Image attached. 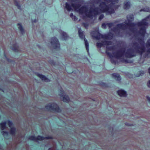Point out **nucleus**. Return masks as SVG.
Here are the masks:
<instances>
[{"instance_id": "f257e3e1", "label": "nucleus", "mask_w": 150, "mask_h": 150, "mask_svg": "<svg viewBox=\"0 0 150 150\" xmlns=\"http://www.w3.org/2000/svg\"><path fill=\"white\" fill-rule=\"evenodd\" d=\"M132 47L134 50L132 48H129L125 52V49L117 50L115 55V58L117 59H120V57L125 56L127 58H131L135 57L137 53H139L142 55L146 52V48L144 46H142L140 47L137 42L133 43Z\"/></svg>"}, {"instance_id": "f03ea898", "label": "nucleus", "mask_w": 150, "mask_h": 150, "mask_svg": "<svg viewBox=\"0 0 150 150\" xmlns=\"http://www.w3.org/2000/svg\"><path fill=\"white\" fill-rule=\"evenodd\" d=\"M147 19H142V20L140 22H139L136 23L130 22L129 21L127 23L125 22L118 24L117 25V27L119 29L124 30L127 28V26L131 27L130 30L132 31H133L134 28L133 27L137 25L138 27L146 25L147 24V22L144 21V20H147Z\"/></svg>"}, {"instance_id": "7ed1b4c3", "label": "nucleus", "mask_w": 150, "mask_h": 150, "mask_svg": "<svg viewBox=\"0 0 150 150\" xmlns=\"http://www.w3.org/2000/svg\"><path fill=\"white\" fill-rule=\"evenodd\" d=\"M86 8L83 10V14L88 18L92 19L93 17H96L97 15L100 14V12L97 7H91L89 9H88L86 6Z\"/></svg>"}, {"instance_id": "20e7f679", "label": "nucleus", "mask_w": 150, "mask_h": 150, "mask_svg": "<svg viewBox=\"0 0 150 150\" xmlns=\"http://www.w3.org/2000/svg\"><path fill=\"white\" fill-rule=\"evenodd\" d=\"M101 11L103 13H106L107 14L110 15L115 13V11L111 6L110 4L107 5L105 2H101L99 5Z\"/></svg>"}, {"instance_id": "39448f33", "label": "nucleus", "mask_w": 150, "mask_h": 150, "mask_svg": "<svg viewBox=\"0 0 150 150\" xmlns=\"http://www.w3.org/2000/svg\"><path fill=\"white\" fill-rule=\"evenodd\" d=\"M147 25L148 23L147 22L146 25L141 26V28H140V30L138 32L140 36L143 37V38H137V40L139 41V42L141 45V46H139L140 47H141L142 46H144H144V37L146 33V28L145 26H147Z\"/></svg>"}, {"instance_id": "423d86ee", "label": "nucleus", "mask_w": 150, "mask_h": 150, "mask_svg": "<svg viewBox=\"0 0 150 150\" xmlns=\"http://www.w3.org/2000/svg\"><path fill=\"white\" fill-rule=\"evenodd\" d=\"M81 6V4L79 2H76L71 4V6L76 11L79 12L81 14H83L84 8H86V6Z\"/></svg>"}, {"instance_id": "0eeeda50", "label": "nucleus", "mask_w": 150, "mask_h": 150, "mask_svg": "<svg viewBox=\"0 0 150 150\" xmlns=\"http://www.w3.org/2000/svg\"><path fill=\"white\" fill-rule=\"evenodd\" d=\"M45 108L49 111L52 110L58 112H61V110L58 105L54 103L48 104L45 106Z\"/></svg>"}, {"instance_id": "6e6552de", "label": "nucleus", "mask_w": 150, "mask_h": 150, "mask_svg": "<svg viewBox=\"0 0 150 150\" xmlns=\"http://www.w3.org/2000/svg\"><path fill=\"white\" fill-rule=\"evenodd\" d=\"M79 35V37L81 39L84 38L86 50L88 53L89 52V44L87 40L85 38V35L83 34V31H82L80 28H78Z\"/></svg>"}, {"instance_id": "1a4fd4ad", "label": "nucleus", "mask_w": 150, "mask_h": 150, "mask_svg": "<svg viewBox=\"0 0 150 150\" xmlns=\"http://www.w3.org/2000/svg\"><path fill=\"white\" fill-rule=\"evenodd\" d=\"M51 44L54 49H59L60 45L58 40L56 37H52L51 39Z\"/></svg>"}, {"instance_id": "9d476101", "label": "nucleus", "mask_w": 150, "mask_h": 150, "mask_svg": "<svg viewBox=\"0 0 150 150\" xmlns=\"http://www.w3.org/2000/svg\"><path fill=\"white\" fill-rule=\"evenodd\" d=\"M106 50L105 52V53L107 55L110 57L111 58L112 57H115V53L117 52H114L113 53V55H112V54L110 52H108V51H112L114 50L115 49V46H107L106 47Z\"/></svg>"}, {"instance_id": "9b49d317", "label": "nucleus", "mask_w": 150, "mask_h": 150, "mask_svg": "<svg viewBox=\"0 0 150 150\" xmlns=\"http://www.w3.org/2000/svg\"><path fill=\"white\" fill-rule=\"evenodd\" d=\"M90 34L94 39L99 40L101 38L102 34L99 32L98 30L92 31L90 33Z\"/></svg>"}, {"instance_id": "f8f14e48", "label": "nucleus", "mask_w": 150, "mask_h": 150, "mask_svg": "<svg viewBox=\"0 0 150 150\" xmlns=\"http://www.w3.org/2000/svg\"><path fill=\"white\" fill-rule=\"evenodd\" d=\"M60 91L61 93H59V95L63 97V101L64 102H68L69 100V98L68 96L65 94L62 89L60 90Z\"/></svg>"}, {"instance_id": "ddd939ff", "label": "nucleus", "mask_w": 150, "mask_h": 150, "mask_svg": "<svg viewBox=\"0 0 150 150\" xmlns=\"http://www.w3.org/2000/svg\"><path fill=\"white\" fill-rule=\"evenodd\" d=\"M113 36V34L111 33H109L107 34L104 35L102 34L101 38L105 40H111Z\"/></svg>"}, {"instance_id": "4468645a", "label": "nucleus", "mask_w": 150, "mask_h": 150, "mask_svg": "<svg viewBox=\"0 0 150 150\" xmlns=\"http://www.w3.org/2000/svg\"><path fill=\"white\" fill-rule=\"evenodd\" d=\"M85 22L82 23V25L86 29H87L91 22H93L96 19H85Z\"/></svg>"}, {"instance_id": "2eb2a0df", "label": "nucleus", "mask_w": 150, "mask_h": 150, "mask_svg": "<svg viewBox=\"0 0 150 150\" xmlns=\"http://www.w3.org/2000/svg\"><path fill=\"white\" fill-rule=\"evenodd\" d=\"M37 76L40 78L42 81L46 82H48L50 81V80L49 79L46 78L44 75L39 74H37Z\"/></svg>"}, {"instance_id": "dca6fc26", "label": "nucleus", "mask_w": 150, "mask_h": 150, "mask_svg": "<svg viewBox=\"0 0 150 150\" xmlns=\"http://www.w3.org/2000/svg\"><path fill=\"white\" fill-rule=\"evenodd\" d=\"M112 77L117 81H120L121 78L120 75L117 73H115L112 74Z\"/></svg>"}, {"instance_id": "f3484780", "label": "nucleus", "mask_w": 150, "mask_h": 150, "mask_svg": "<svg viewBox=\"0 0 150 150\" xmlns=\"http://www.w3.org/2000/svg\"><path fill=\"white\" fill-rule=\"evenodd\" d=\"M117 93L118 95L121 97H126L127 95L126 92L123 90H119L118 91Z\"/></svg>"}, {"instance_id": "a211bd4d", "label": "nucleus", "mask_w": 150, "mask_h": 150, "mask_svg": "<svg viewBox=\"0 0 150 150\" xmlns=\"http://www.w3.org/2000/svg\"><path fill=\"white\" fill-rule=\"evenodd\" d=\"M11 49L15 52H18L19 51V47L16 43H14L11 47Z\"/></svg>"}, {"instance_id": "6ab92c4d", "label": "nucleus", "mask_w": 150, "mask_h": 150, "mask_svg": "<svg viewBox=\"0 0 150 150\" xmlns=\"http://www.w3.org/2000/svg\"><path fill=\"white\" fill-rule=\"evenodd\" d=\"M60 31L61 36L62 39L64 40H67L68 38V37L67 34L65 32H62L61 30H60Z\"/></svg>"}, {"instance_id": "aec40b11", "label": "nucleus", "mask_w": 150, "mask_h": 150, "mask_svg": "<svg viewBox=\"0 0 150 150\" xmlns=\"http://www.w3.org/2000/svg\"><path fill=\"white\" fill-rule=\"evenodd\" d=\"M18 28L19 29L21 33L23 35L24 33L25 32L24 29L21 23H18L17 24Z\"/></svg>"}, {"instance_id": "412c9836", "label": "nucleus", "mask_w": 150, "mask_h": 150, "mask_svg": "<svg viewBox=\"0 0 150 150\" xmlns=\"http://www.w3.org/2000/svg\"><path fill=\"white\" fill-rule=\"evenodd\" d=\"M72 7L71 5H70L68 3H66L65 8L67 9L68 11H70L72 10Z\"/></svg>"}, {"instance_id": "4be33fe9", "label": "nucleus", "mask_w": 150, "mask_h": 150, "mask_svg": "<svg viewBox=\"0 0 150 150\" xmlns=\"http://www.w3.org/2000/svg\"><path fill=\"white\" fill-rule=\"evenodd\" d=\"M6 122H4L0 123V127L1 130H4L6 128Z\"/></svg>"}, {"instance_id": "5701e85b", "label": "nucleus", "mask_w": 150, "mask_h": 150, "mask_svg": "<svg viewBox=\"0 0 150 150\" xmlns=\"http://www.w3.org/2000/svg\"><path fill=\"white\" fill-rule=\"evenodd\" d=\"M118 28L116 27H113L111 29V30L114 32L115 34L117 35H119L120 33V30H119Z\"/></svg>"}, {"instance_id": "b1692460", "label": "nucleus", "mask_w": 150, "mask_h": 150, "mask_svg": "<svg viewBox=\"0 0 150 150\" xmlns=\"http://www.w3.org/2000/svg\"><path fill=\"white\" fill-rule=\"evenodd\" d=\"M130 7V3L129 1L124 3V8L125 9H128Z\"/></svg>"}, {"instance_id": "393cba45", "label": "nucleus", "mask_w": 150, "mask_h": 150, "mask_svg": "<svg viewBox=\"0 0 150 150\" xmlns=\"http://www.w3.org/2000/svg\"><path fill=\"white\" fill-rule=\"evenodd\" d=\"M16 131V128L14 127H11L10 130V134L12 136H14Z\"/></svg>"}, {"instance_id": "a878e982", "label": "nucleus", "mask_w": 150, "mask_h": 150, "mask_svg": "<svg viewBox=\"0 0 150 150\" xmlns=\"http://www.w3.org/2000/svg\"><path fill=\"white\" fill-rule=\"evenodd\" d=\"M104 45L103 41L101 42H97L96 44V47L98 48H100Z\"/></svg>"}, {"instance_id": "bb28decb", "label": "nucleus", "mask_w": 150, "mask_h": 150, "mask_svg": "<svg viewBox=\"0 0 150 150\" xmlns=\"http://www.w3.org/2000/svg\"><path fill=\"white\" fill-rule=\"evenodd\" d=\"M103 43L104 45H111L112 44V42L111 41L105 40L103 41Z\"/></svg>"}, {"instance_id": "cd10ccee", "label": "nucleus", "mask_w": 150, "mask_h": 150, "mask_svg": "<svg viewBox=\"0 0 150 150\" xmlns=\"http://www.w3.org/2000/svg\"><path fill=\"white\" fill-rule=\"evenodd\" d=\"M112 57H113L110 58V61L113 64H116L117 63H118V62L117 60H116V59L112 58Z\"/></svg>"}, {"instance_id": "c85d7f7f", "label": "nucleus", "mask_w": 150, "mask_h": 150, "mask_svg": "<svg viewBox=\"0 0 150 150\" xmlns=\"http://www.w3.org/2000/svg\"><path fill=\"white\" fill-rule=\"evenodd\" d=\"M146 47L149 48L150 47V39H148L145 44Z\"/></svg>"}, {"instance_id": "c756f323", "label": "nucleus", "mask_w": 150, "mask_h": 150, "mask_svg": "<svg viewBox=\"0 0 150 150\" xmlns=\"http://www.w3.org/2000/svg\"><path fill=\"white\" fill-rule=\"evenodd\" d=\"M119 59H120V61L121 62L123 63H129L130 62H129L128 60L123 58H121V57Z\"/></svg>"}, {"instance_id": "7c9ffc66", "label": "nucleus", "mask_w": 150, "mask_h": 150, "mask_svg": "<svg viewBox=\"0 0 150 150\" xmlns=\"http://www.w3.org/2000/svg\"><path fill=\"white\" fill-rule=\"evenodd\" d=\"M28 139L33 141H35L36 142V137L34 136H29L28 137Z\"/></svg>"}, {"instance_id": "2f4dec72", "label": "nucleus", "mask_w": 150, "mask_h": 150, "mask_svg": "<svg viewBox=\"0 0 150 150\" xmlns=\"http://www.w3.org/2000/svg\"><path fill=\"white\" fill-rule=\"evenodd\" d=\"M14 1L15 5L17 7L18 9L21 10V6L19 5L18 2L15 0H14Z\"/></svg>"}, {"instance_id": "473e14b6", "label": "nucleus", "mask_w": 150, "mask_h": 150, "mask_svg": "<svg viewBox=\"0 0 150 150\" xmlns=\"http://www.w3.org/2000/svg\"><path fill=\"white\" fill-rule=\"evenodd\" d=\"M44 139V137L41 136L40 135L36 137V142L37 140L42 141Z\"/></svg>"}, {"instance_id": "72a5a7b5", "label": "nucleus", "mask_w": 150, "mask_h": 150, "mask_svg": "<svg viewBox=\"0 0 150 150\" xmlns=\"http://www.w3.org/2000/svg\"><path fill=\"white\" fill-rule=\"evenodd\" d=\"M140 11L149 12V7H147L145 8H142L140 9Z\"/></svg>"}, {"instance_id": "f704fd0d", "label": "nucleus", "mask_w": 150, "mask_h": 150, "mask_svg": "<svg viewBox=\"0 0 150 150\" xmlns=\"http://www.w3.org/2000/svg\"><path fill=\"white\" fill-rule=\"evenodd\" d=\"M127 19H134V16L132 14H129L127 16Z\"/></svg>"}, {"instance_id": "c9c22d12", "label": "nucleus", "mask_w": 150, "mask_h": 150, "mask_svg": "<svg viewBox=\"0 0 150 150\" xmlns=\"http://www.w3.org/2000/svg\"><path fill=\"white\" fill-rule=\"evenodd\" d=\"M7 123L9 127L11 128L13 125V123L10 120H8Z\"/></svg>"}, {"instance_id": "e433bc0d", "label": "nucleus", "mask_w": 150, "mask_h": 150, "mask_svg": "<svg viewBox=\"0 0 150 150\" xmlns=\"http://www.w3.org/2000/svg\"><path fill=\"white\" fill-rule=\"evenodd\" d=\"M1 133L4 136H8V133L7 131H3L1 132Z\"/></svg>"}, {"instance_id": "4c0bfd02", "label": "nucleus", "mask_w": 150, "mask_h": 150, "mask_svg": "<svg viewBox=\"0 0 150 150\" xmlns=\"http://www.w3.org/2000/svg\"><path fill=\"white\" fill-rule=\"evenodd\" d=\"M118 1V0H110V2H111V4H113L117 3Z\"/></svg>"}, {"instance_id": "58836bf2", "label": "nucleus", "mask_w": 150, "mask_h": 150, "mask_svg": "<svg viewBox=\"0 0 150 150\" xmlns=\"http://www.w3.org/2000/svg\"><path fill=\"white\" fill-rule=\"evenodd\" d=\"M107 26H108L109 28L112 27L113 26V24L112 23H107Z\"/></svg>"}, {"instance_id": "ea45409f", "label": "nucleus", "mask_w": 150, "mask_h": 150, "mask_svg": "<svg viewBox=\"0 0 150 150\" xmlns=\"http://www.w3.org/2000/svg\"><path fill=\"white\" fill-rule=\"evenodd\" d=\"M100 84L102 87H105L107 86L106 83L102 82H101Z\"/></svg>"}, {"instance_id": "a19ab883", "label": "nucleus", "mask_w": 150, "mask_h": 150, "mask_svg": "<svg viewBox=\"0 0 150 150\" xmlns=\"http://www.w3.org/2000/svg\"><path fill=\"white\" fill-rule=\"evenodd\" d=\"M106 26H107V23H103L102 25V27L104 29H105Z\"/></svg>"}, {"instance_id": "79ce46f5", "label": "nucleus", "mask_w": 150, "mask_h": 150, "mask_svg": "<svg viewBox=\"0 0 150 150\" xmlns=\"http://www.w3.org/2000/svg\"><path fill=\"white\" fill-rule=\"evenodd\" d=\"M52 137H44V139H52Z\"/></svg>"}, {"instance_id": "37998d69", "label": "nucleus", "mask_w": 150, "mask_h": 150, "mask_svg": "<svg viewBox=\"0 0 150 150\" xmlns=\"http://www.w3.org/2000/svg\"><path fill=\"white\" fill-rule=\"evenodd\" d=\"M145 73V72L144 71H140L139 72V74H140V75H139L138 76H139L140 75V76H142V75H143Z\"/></svg>"}, {"instance_id": "c03bdc74", "label": "nucleus", "mask_w": 150, "mask_h": 150, "mask_svg": "<svg viewBox=\"0 0 150 150\" xmlns=\"http://www.w3.org/2000/svg\"><path fill=\"white\" fill-rule=\"evenodd\" d=\"M147 49L146 50V52L148 54H150V48H147Z\"/></svg>"}, {"instance_id": "a18cd8bd", "label": "nucleus", "mask_w": 150, "mask_h": 150, "mask_svg": "<svg viewBox=\"0 0 150 150\" xmlns=\"http://www.w3.org/2000/svg\"><path fill=\"white\" fill-rule=\"evenodd\" d=\"M104 17V15L102 14L100 15L98 19H102Z\"/></svg>"}, {"instance_id": "49530a36", "label": "nucleus", "mask_w": 150, "mask_h": 150, "mask_svg": "<svg viewBox=\"0 0 150 150\" xmlns=\"http://www.w3.org/2000/svg\"><path fill=\"white\" fill-rule=\"evenodd\" d=\"M104 1H106V2L108 4L110 2V0H104Z\"/></svg>"}, {"instance_id": "de8ad7c7", "label": "nucleus", "mask_w": 150, "mask_h": 150, "mask_svg": "<svg viewBox=\"0 0 150 150\" xmlns=\"http://www.w3.org/2000/svg\"><path fill=\"white\" fill-rule=\"evenodd\" d=\"M146 98H147V100H148V101L150 103V98L148 96H147Z\"/></svg>"}, {"instance_id": "09e8293b", "label": "nucleus", "mask_w": 150, "mask_h": 150, "mask_svg": "<svg viewBox=\"0 0 150 150\" xmlns=\"http://www.w3.org/2000/svg\"><path fill=\"white\" fill-rule=\"evenodd\" d=\"M147 86L148 87L150 88V80L148 82V83H147Z\"/></svg>"}, {"instance_id": "8fccbe9b", "label": "nucleus", "mask_w": 150, "mask_h": 150, "mask_svg": "<svg viewBox=\"0 0 150 150\" xmlns=\"http://www.w3.org/2000/svg\"><path fill=\"white\" fill-rule=\"evenodd\" d=\"M144 19H150V14L148 16H147L145 18H144Z\"/></svg>"}, {"instance_id": "3c124183", "label": "nucleus", "mask_w": 150, "mask_h": 150, "mask_svg": "<svg viewBox=\"0 0 150 150\" xmlns=\"http://www.w3.org/2000/svg\"><path fill=\"white\" fill-rule=\"evenodd\" d=\"M37 21L36 19H34V21H32V22H35Z\"/></svg>"}, {"instance_id": "603ef678", "label": "nucleus", "mask_w": 150, "mask_h": 150, "mask_svg": "<svg viewBox=\"0 0 150 150\" xmlns=\"http://www.w3.org/2000/svg\"><path fill=\"white\" fill-rule=\"evenodd\" d=\"M125 125H128V123H126L125 124Z\"/></svg>"}, {"instance_id": "864d4df0", "label": "nucleus", "mask_w": 150, "mask_h": 150, "mask_svg": "<svg viewBox=\"0 0 150 150\" xmlns=\"http://www.w3.org/2000/svg\"><path fill=\"white\" fill-rule=\"evenodd\" d=\"M149 74H150V67L149 69Z\"/></svg>"}, {"instance_id": "5fc2aeb1", "label": "nucleus", "mask_w": 150, "mask_h": 150, "mask_svg": "<svg viewBox=\"0 0 150 150\" xmlns=\"http://www.w3.org/2000/svg\"><path fill=\"white\" fill-rule=\"evenodd\" d=\"M73 16V14L72 13H71L70 14V16Z\"/></svg>"}, {"instance_id": "6e6d98bb", "label": "nucleus", "mask_w": 150, "mask_h": 150, "mask_svg": "<svg viewBox=\"0 0 150 150\" xmlns=\"http://www.w3.org/2000/svg\"><path fill=\"white\" fill-rule=\"evenodd\" d=\"M48 150H52V149L51 148H49Z\"/></svg>"}, {"instance_id": "4d7b16f0", "label": "nucleus", "mask_w": 150, "mask_h": 150, "mask_svg": "<svg viewBox=\"0 0 150 150\" xmlns=\"http://www.w3.org/2000/svg\"><path fill=\"white\" fill-rule=\"evenodd\" d=\"M94 1L96 2L97 3H98V2L97 1V0H94Z\"/></svg>"}, {"instance_id": "13d9d810", "label": "nucleus", "mask_w": 150, "mask_h": 150, "mask_svg": "<svg viewBox=\"0 0 150 150\" xmlns=\"http://www.w3.org/2000/svg\"><path fill=\"white\" fill-rule=\"evenodd\" d=\"M74 21H76V20H77V19H74Z\"/></svg>"}, {"instance_id": "bf43d9fd", "label": "nucleus", "mask_w": 150, "mask_h": 150, "mask_svg": "<svg viewBox=\"0 0 150 150\" xmlns=\"http://www.w3.org/2000/svg\"><path fill=\"white\" fill-rule=\"evenodd\" d=\"M7 60H8V62H10V61H9V59H7Z\"/></svg>"}, {"instance_id": "052dcab7", "label": "nucleus", "mask_w": 150, "mask_h": 150, "mask_svg": "<svg viewBox=\"0 0 150 150\" xmlns=\"http://www.w3.org/2000/svg\"><path fill=\"white\" fill-rule=\"evenodd\" d=\"M80 20H81V19H79L78 21H80Z\"/></svg>"}, {"instance_id": "680f3d73", "label": "nucleus", "mask_w": 150, "mask_h": 150, "mask_svg": "<svg viewBox=\"0 0 150 150\" xmlns=\"http://www.w3.org/2000/svg\"><path fill=\"white\" fill-rule=\"evenodd\" d=\"M100 21H101V19H100Z\"/></svg>"}]
</instances>
